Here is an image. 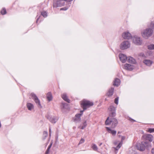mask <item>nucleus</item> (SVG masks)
<instances>
[{
    "label": "nucleus",
    "instance_id": "1",
    "mask_svg": "<svg viewBox=\"0 0 154 154\" xmlns=\"http://www.w3.org/2000/svg\"><path fill=\"white\" fill-rule=\"evenodd\" d=\"M111 114L109 117L107 119L105 124L106 125H111L112 128H115L118 124V121L116 119L112 117L116 115V108L113 106H111L109 108Z\"/></svg>",
    "mask_w": 154,
    "mask_h": 154
},
{
    "label": "nucleus",
    "instance_id": "2",
    "mask_svg": "<svg viewBox=\"0 0 154 154\" xmlns=\"http://www.w3.org/2000/svg\"><path fill=\"white\" fill-rule=\"evenodd\" d=\"M151 147V146L150 143L146 142H142L140 145L137 146V148L138 150L142 151H144L146 147L149 149Z\"/></svg>",
    "mask_w": 154,
    "mask_h": 154
},
{
    "label": "nucleus",
    "instance_id": "3",
    "mask_svg": "<svg viewBox=\"0 0 154 154\" xmlns=\"http://www.w3.org/2000/svg\"><path fill=\"white\" fill-rule=\"evenodd\" d=\"M152 30L150 28H148L145 29L141 34L143 38L147 39L152 35Z\"/></svg>",
    "mask_w": 154,
    "mask_h": 154
},
{
    "label": "nucleus",
    "instance_id": "4",
    "mask_svg": "<svg viewBox=\"0 0 154 154\" xmlns=\"http://www.w3.org/2000/svg\"><path fill=\"white\" fill-rule=\"evenodd\" d=\"M81 106L83 108V110L86 109L87 108L93 105L94 104L92 102L84 100L81 102Z\"/></svg>",
    "mask_w": 154,
    "mask_h": 154
},
{
    "label": "nucleus",
    "instance_id": "5",
    "mask_svg": "<svg viewBox=\"0 0 154 154\" xmlns=\"http://www.w3.org/2000/svg\"><path fill=\"white\" fill-rule=\"evenodd\" d=\"M125 136H121V142H119L118 145L117 144L118 141H116L114 143V144L115 146H116V147H114V148L116 150H118L121 146L124 140L125 139Z\"/></svg>",
    "mask_w": 154,
    "mask_h": 154
},
{
    "label": "nucleus",
    "instance_id": "6",
    "mask_svg": "<svg viewBox=\"0 0 154 154\" xmlns=\"http://www.w3.org/2000/svg\"><path fill=\"white\" fill-rule=\"evenodd\" d=\"M133 43L137 45H140L142 43V41L140 38L137 36H134L132 38Z\"/></svg>",
    "mask_w": 154,
    "mask_h": 154
},
{
    "label": "nucleus",
    "instance_id": "7",
    "mask_svg": "<svg viewBox=\"0 0 154 154\" xmlns=\"http://www.w3.org/2000/svg\"><path fill=\"white\" fill-rule=\"evenodd\" d=\"M130 46V43L128 41H124L120 45V48L122 49H127Z\"/></svg>",
    "mask_w": 154,
    "mask_h": 154
},
{
    "label": "nucleus",
    "instance_id": "8",
    "mask_svg": "<svg viewBox=\"0 0 154 154\" xmlns=\"http://www.w3.org/2000/svg\"><path fill=\"white\" fill-rule=\"evenodd\" d=\"M30 95L31 97L33 99L36 103L40 107H42L40 101L36 95L33 93H31Z\"/></svg>",
    "mask_w": 154,
    "mask_h": 154
},
{
    "label": "nucleus",
    "instance_id": "9",
    "mask_svg": "<svg viewBox=\"0 0 154 154\" xmlns=\"http://www.w3.org/2000/svg\"><path fill=\"white\" fill-rule=\"evenodd\" d=\"M142 138L144 140H148L151 142L153 139V136L150 134H145L143 135Z\"/></svg>",
    "mask_w": 154,
    "mask_h": 154
},
{
    "label": "nucleus",
    "instance_id": "10",
    "mask_svg": "<svg viewBox=\"0 0 154 154\" xmlns=\"http://www.w3.org/2000/svg\"><path fill=\"white\" fill-rule=\"evenodd\" d=\"M119 57L120 61L123 63H125L127 59V56L123 54H120L119 55Z\"/></svg>",
    "mask_w": 154,
    "mask_h": 154
},
{
    "label": "nucleus",
    "instance_id": "11",
    "mask_svg": "<svg viewBox=\"0 0 154 154\" xmlns=\"http://www.w3.org/2000/svg\"><path fill=\"white\" fill-rule=\"evenodd\" d=\"M122 36L125 39H130L131 37V34L128 32H125L122 35Z\"/></svg>",
    "mask_w": 154,
    "mask_h": 154
},
{
    "label": "nucleus",
    "instance_id": "12",
    "mask_svg": "<svg viewBox=\"0 0 154 154\" xmlns=\"http://www.w3.org/2000/svg\"><path fill=\"white\" fill-rule=\"evenodd\" d=\"M124 68L128 70H131L134 68V66L133 65L129 64H125L124 66Z\"/></svg>",
    "mask_w": 154,
    "mask_h": 154
},
{
    "label": "nucleus",
    "instance_id": "13",
    "mask_svg": "<svg viewBox=\"0 0 154 154\" xmlns=\"http://www.w3.org/2000/svg\"><path fill=\"white\" fill-rule=\"evenodd\" d=\"M64 5V3L62 2L61 1H58L54 4L53 7H61Z\"/></svg>",
    "mask_w": 154,
    "mask_h": 154
},
{
    "label": "nucleus",
    "instance_id": "14",
    "mask_svg": "<svg viewBox=\"0 0 154 154\" xmlns=\"http://www.w3.org/2000/svg\"><path fill=\"white\" fill-rule=\"evenodd\" d=\"M106 128L108 132L111 134L113 135H115L116 134V131L115 130H112L110 128L106 127Z\"/></svg>",
    "mask_w": 154,
    "mask_h": 154
},
{
    "label": "nucleus",
    "instance_id": "15",
    "mask_svg": "<svg viewBox=\"0 0 154 154\" xmlns=\"http://www.w3.org/2000/svg\"><path fill=\"white\" fill-rule=\"evenodd\" d=\"M83 111H84V110L81 111H80V112L81 113V114H79V113L75 115V121L80 120V119H81L80 117H81V116L83 114Z\"/></svg>",
    "mask_w": 154,
    "mask_h": 154
},
{
    "label": "nucleus",
    "instance_id": "16",
    "mask_svg": "<svg viewBox=\"0 0 154 154\" xmlns=\"http://www.w3.org/2000/svg\"><path fill=\"white\" fill-rule=\"evenodd\" d=\"M143 63L146 65L150 66L152 64L153 62L149 60H145L143 61Z\"/></svg>",
    "mask_w": 154,
    "mask_h": 154
},
{
    "label": "nucleus",
    "instance_id": "17",
    "mask_svg": "<svg viewBox=\"0 0 154 154\" xmlns=\"http://www.w3.org/2000/svg\"><path fill=\"white\" fill-rule=\"evenodd\" d=\"M121 82L119 79H115L113 85L114 86H118L120 84Z\"/></svg>",
    "mask_w": 154,
    "mask_h": 154
},
{
    "label": "nucleus",
    "instance_id": "18",
    "mask_svg": "<svg viewBox=\"0 0 154 154\" xmlns=\"http://www.w3.org/2000/svg\"><path fill=\"white\" fill-rule=\"evenodd\" d=\"M27 107L29 110H31L34 109V106L32 103H28L27 104Z\"/></svg>",
    "mask_w": 154,
    "mask_h": 154
},
{
    "label": "nucleus",
    "instance_id": "19",
    "mask_svg": "<svg viewBox=\"0 0 154 154\" xmlns=\"http://www.w3.org/2000/svg\"><path fill=\"white\" fill-rule=\"evenodd\" d=\"M114 89L113 88H111L109 90L107 94V96L108 97L111 96L113 94Z\"/></svg>",
    "mask_w": 154,
    "mask_h": 154
},
{
    "label": "nucleus",
    "instance_id": "20",
    "mask_svg": "<svg viewBox=\"0 0 154 154\" xmlns=\"http://www.w3.org/2000/svg\"><path fill=\"white\" fill-rule=\"evenodd\" d=\"M62 98L65 101L68 102H70V100L68 98V97L66 94H63L62 95Z\"/></svg>",
    "mask_w": 154,
    "mask_h": 154
},
{
    "label": "nucleus",
    "instance_id": "21",
    "mask_svg": "<svg viewBox=\"0 0 154 154\" xmlns=\"http://www.w3.org/2000/svg\"><path fill=\"white\" fill-rule=\"evenodd\" d=\"M47 97L48 100L50 101L52 99V96L51 93L50 92L48 93L47 95Z\"/></svg>",
    "mask_w": 154,
    "mask_h": 154
},
{
    "label": "nucleus",
    "instance_id": "22",
    "mask_svg": "<svg viewBox=\"0 0 154 154\" xmlns=\"http://www.w3.org/2000/svg\"><path fill=\"white\" fill-rule=\"evenodd\" d=\"M128 61L131 63H135V60L133 57H129Z\"/></svg>",
    "mask_w": 154,
    "mask_h": 154
},
{
    "label": "nucleus",
    "instance_id": "23",
    "mask_svg": "<svg viewBox=\"0 0 154 154\" xmlns=\"http://www.w3.org/2000/svg\"><path fill=\"white\" fill-rule=\"evenodd\" d=\"M148 49L150 50H154V44H150L147 46Z\"/></svg>",
    "mask_w": 154,
    "mask_h": 154
},
{
    "label": "nucleus",
    "instance_id": "24",
    "mask_svg": "<svg viewBox=\"0 0 154 154\" xmlns=\"http://www.w3.org/2000/svg\"><path fill=\"white\" fill-rule=\"evenodd\" d=\"M50 121L52 123H55L57 121V119L55 117L51 118L50 119Z\"/></svg>",
    "mask_w": 154,
    "mask_h": 154
},
{
    "label": "nucleus",
    "instance_id": "25",
    "mask_svg": "<svg viewBox=\"0 0 154 154\" xmlns=\"http://www.w3.org/2000/svg\"><path fill=\"white\" fill-rule=\"evenodd\" d=\"M92 148L95 151H97L98 148L97 145L95 144H93L91 146Z\"/></svg>",
    "mask_w": 154,
    "mask_h": 154
},
{
    "label": "nucleus",
    "instance_id": "26",
    "mask_svg": "<svg viewBox=\"0 0 154 154\" xmlns=\"http://www.w3.org/2000/svg\"><path fill=\"white\" fill-rule=\"evenodd\" d=\"M52 143H53L52 142H51L50 145L48 147V149H47L46 151V152L45 154H48L49 153V152L50 149L52 145Z\"/></svg>",
    "mask_w": 154,
    "mask_h": 154
},
{
    "label": "nucleus",
    "instance_id": "27",
    "mask_svg": "<svg viewBox=\"0 0 154 154\" xmlns=\"http://www.w3.org/2000/svg\"><path fill=\"white\" fill-rule=\"evenodd\" d=\"M1 14L2 15H4L6 13V10L5 8L2 9L1 11Z\"/></svg>",
    "mask_w": 154,
    "mask_h": 154
},
{
    "label": "nucleus",
    "instance_id": "28",
    "mask_svg": "<svg viewBox=\"0 0 154 154\" xmlns=\"http://www.w3.org/2000/svg\"><path fill=\"white\" fill-rule=\"evenodd\" d=\"M41 15L45 17H47L48 15L46 11H43L41 13Z\"/></svg>",
    "mask_w": 154,
    "mask_h": 154
},
{
    "label": "nucleus",
    "instance_id": "29",
    "mask_svg": "<svg viewBox=\"0 0 154 154\" xmlns=\"http://www.w3.org/2000/svg\"><path fill=\"white\" fill-rule=\"evenodd\" d=\"M148 132L152 133L154 132V128H149L148 129Z\"/></svg>",
    "mask_w": 154,
    "mask_h": 154
},
{
    "label": "nucleus",
    "instance_id": "30",
    "mask_svg": "<svg viewBox=\"0 0 154 154\" xmlns=\"http://www.w3.org/2000/svg\"><path fill=\"white\" fill-rule=\"evenodd\" d=\"M84 126H82L81 127V129H83L85 128L86 127V126L87 125V123H86V122H85L84 123Z\"/></svg>",
    "mask_w": 154,
    "mask_h": 154
},
{
    "label": "nucleus",
    "instance_id": "31",
    "mask_svg": "<svg viewBox=\"0 0 154 154\" xmlns=\"http://www.w3.org/2000/svg\"><path fill=\"white\" fill-rule=\"evenodd\" d=\"M118 100H119V97H117L115 98V103L117 104V105L118 104Z\"/></svg>",
    "mask_w": 154,
    "mask_h": 154
},
{
    "label": "nucleus",
    "instance_id": "32",
    "mask_svg": "<svg viewBox=\"0 0 154 154\" xmlns=\"http://www.w3.org/2000/svg\"><path fill=\"white\" fill-rule=\"evenodd\" d=\"M48 135V132L47 131H44L43 133L44 136L45 137H46Z\"/></svg>",
    "mask_w": 154,
    "mask_h": 154
},
{
    "label": "nucleus",
    "instance_id": "33",
    "mask_svg": "<svg viewBox=\"0 0 154 154\" xmlns=\"http://www.w3.org/2000/svg\"><path fill=\"white\" fill-rule=\"evenodd\" d=\"M150 27L154 29V22H152L150 25Z\"/></svg>",
    "mask_w": 154,
    "mask_h": 154
},
{
    "label": "nucleus",
    "instance_id": "34",
    "mask_svg": "<svg viewBox=\"0 0 154 154\" xmlns=\"http://www.w3.org/2000/svg\"><path fill=\"white\" fill-rule=\"evenodd\" d=\"M85 142V140L83 139H81V140L79 142V144H81L84 143Z\"/></svg>",
    "mask_w": 154,
    "mask_h": 154
},
{
    "label": "nucleus",
    "instance_id": "35",
    "mask_svg": "<svg viewBox=\"0 0 154 154\" xmlns=\"http://www.w3.org/2000/svg\"><path fill=\"white\" fill-rule=\"evenodd\" d=\"M68 8V7H65L61 8L60 10H66Z\"/></svg>",
    "mask_w": 154,
    "mask_h": 154
},
{
    "label": "nucleus",
    "instance_id": "36",
    "mask_svg": "<svg viewBox=\"0 0 154 154\" xmlns=\"http://www.w3.org/2000/svg\"><path fill=\"white\" fill-rule=\"evenodd\" d=\"M49 136H51V129H49Z\"/></svg>",
    "mask_w": 154,
    "mask_h": 154
},
{
    "label": "nucleus",
    "instance_id": "37",
    "mask_svg": "<svg viewBox=\"0 0 154 154\" xmlns=\"http://www.w3.org/2000/svg\"><path fill=\"white\" fill-rule=\"evenodd\" d=\"M151 152L152 154H154V149L153 148L151 150Z\"/></svg>",
    "mask_w": 154,
    "mask_h": 154
},
{
    "label": "nucleus",
    "instance_id": "38",
    "mask_svg": "<svg viewBox=\"0 0 154 154\" xmlns=\"http://www.w3.org/2000/svg\"><path fill=\"white\" fill-rule=\"evenodd\" d=\"M102 143H100V146L102 145Z\"/></svg>",
    "mask_w": 154,
    "mask_h": 154
},
{
    "label": "nucleus",
    "instance_id": "39",
    "mask_svg": "<svg viewBox=\"0 0 154 154\" xmlns=\"http://www.w3.org/2000/svg\"><path fill=\"white\" fill-rule=\"evenodd\" d=\"M38 18L37 20V21H36V22H37V21H38Z\"/></svg>",
    "mask_w": 154,
    "mask_h": 154
},
{
    "label": "nucleus",
    "instance_id": "40",
    "mask_svg": "<svg viewBox=\"0 0 154 154\" xmlns=\"http://www.w3.org/2000/svg\"><path fill=\"white\" fill-rule=\"evenodd\" d=\"M72 0H69V2H71V1H72Z\"/></svg>",
    "mask_w": 154,
    "mask_h": 154
},
{
    "label": "nucleus",
    "instance_id": "41",
    "mask_svg": "<svg viewBox=\"0 0 154 154\" xmlns=\"http://www.w3.org/2000/svg\"><path fill=\"white\" fill-rule=\"evenodd\" d=\"M64 0V1H67V0Z\"/></svg>",
    "mask_w": 154,
    "mask_h": 154
},
{
    "label": "nucleus",
    "instance_id": "42",
    "mask_svg": "<svg viewBox=\"0 0 154 154\" xmlns=\"http://www.w3.org/2000/svg\"><path fill=\"white\" fill-rule=\"evenodd\" d=\"M153 143H154V141H153Z\"/></svg>",
    "mask_w": 154,
    "mask_h": 154
}]
</instances>
